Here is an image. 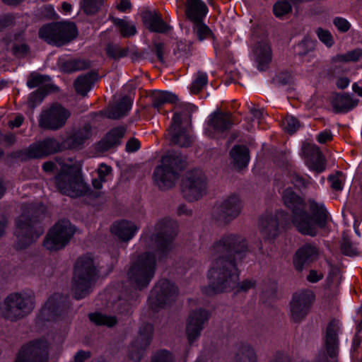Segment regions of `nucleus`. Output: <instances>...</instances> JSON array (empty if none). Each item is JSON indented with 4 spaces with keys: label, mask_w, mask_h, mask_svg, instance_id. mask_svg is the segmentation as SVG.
I'll return each instance as SVG.
<instances>
[{
    "label": "nucleus",
    "mask_w": 362,
    "mask_h": 362,
    "mask_svg": "<svg viewBox=\"0 0 362 362\" xmlns=\"http://www.w3.org/2000/svg\"><path fill=\"white\" fill-rule=\"evenodd\" d=\"M259 231L264 240H272L279 233V223L276 215H265L259 219Z\"/></svg>",
    "instance_id": "nucleus-28"
},
{
    "label": "nucleus",
    "mask_w": 362,
    "mask_h": 362,
    "mask_svg": "<svg viewBox=\"0 0 362 362\" xmlns=\"http://www.w3.org/2000/svg\"><path fill=\"white\" fill-rule=\"evenodd\" d=\"M317 256V248L315 245L306 244L296 253L293 264L298 271H301L305 264L313 261Z\"/></svg>",
    "instance_id": "nucleus-31"
},
{
    "label": "nucleus",
    "mask_w": 362,
    "mask_h": 362,
    "mask_svg": "<svg viewBox=\"0 0 362 362\" xmlns=\"http://www.w3.org/2000/svg\"><path fill=\"white\" fill-rule=\"evenodd\" d=\"M232 163L238 169L245 168L250 160V152L245 145H235L230 151Z\"/></svg>",
    "instance_id": "nucleus-36"
},
{
    "label": "nucleus",
    "mask_w": 362,
    "mask_h": 362,
    "mask_svg": "<svg viewBox=\"0 0 362 362\" xmlns=\"http://www.w3.org/2000/svg\"><path fill=\"white\" fill-rule=\"evenodd\" d=\"M156 269V256L152 252H144L130 265L127 275L130 284L141 291L147 288L153 279Z\"/></svg>",
    "instance_id": "nucleus-8"
},
{
    "label": "nucleus",
    "mask_w": 362,
    "mask_h": 362,
    "mask_svg": "<svg viewBox=\"0 0 362 362\" xmlns=\"http://www.w3.org/2000/svg\"><path fill=\"white\" fill-rule=\"evenodd\" d=\"M49 81V76L33 72L28 76L27 86L30 88H33L35 87H46L49 90V87L47 86V83H48Z\"/></svg>",
    "instance_id": "nucleus-44"
},
{
    "label": "nucleus",
    "mask_w": 362,
    "mask_h": 362,
    "mask_svg": "<svg viewBox=\"0 0 362 362\" xmlns=\"http://www.w3.org/2000/svg\"><path fill=\"white\" fill-rule=\"evenodd\" d=\"M234 122L230 113H223L219 111L214 112L209 120V125L218 133L228 131Z\"/></svg>",
    "instance_id": "nucleus-32"
},
{
    "label": "nucleus",
    "mask_w": 362,
    "mask_h": 362,
    "mask_svg": "<svg viewBox=\"0 0 362 362\" xmlns=\"http://www.w3.org/2000/svg\"><path fill=\"white\" fill-rule=\"evenodd\" d=\"M255 62L260 71H266L272 61L271 47L267 42H259L255 51Z\"/></svg>",
    "instance_id": "nucleus-35"
},
{
    "label": "nucleus",
    "mask_w": 362,
    "mask_h": 362,
    "mask_svg": "<svg viewBox=\"0 0 362 362\" xmlns=\"http://www.w3.org/2000/svg\"><path fill=\"white\" fill-rule=\"evenodd\" d=\"M93 134L92 126L86 123L82 127L74 129L63 140L65 150L79 151L84 148L86 144Z\"/></svg>",
    "instance_id": "nucleus-20"
},
{
    "label": "nucleus",
    "mask_w": 362,
    "mask_h": 362,
    "mask_svg": "<svg viewBox=\"0 0 362 362\" xmlns=\"http://www.w3.org/2000/svg\"><path fill=\"white\" fill-rule=\"evenodd\" d=\"M177 287L167 279H161L156 283L151 291L149 305L157 311L174 302L177 296Z\"/></svg>",
    "instance_id": "nucleus-14"
},
{
    "label": "nucleus",
    "mask_w": 362,
    "mask_h": 362,
    "mask_svg": "<svg viewBox=\"0 0 362 362\" xmlns=\"http://www.w3.org/2000/svg\"><path fill=\"white\" fill-rule=\"evenodd\" d=\"M269 362H291L290 357L282 352H277Z\"/></svg>",
    "instance_id": "nucleus-64"
},
{
    "label": "nucleus",
    "mask_w": 362,
    "mask_h": 362,
    "mask_svg": "<svg viewBox=\"0 0 362 362\" xmlns=\"http://www.w3.org/2000/svg\"><path fill=\"white\" fill-rule=\"evenodd\" d=\"M284 128L290 134L295 133L300 127L299 121L292 115L286 116L284 121Z\"/></svg>",
    "instance_id": "nucleus-53"
},
{
    "label": "nucleus",
    "mask_w": 362,
    "mask_h": 362,
    "mask_svg": "<svg viewBox=\"0 0 362 362\" xmlns=\"http://www.w3.org/2000/svg\"><path fill=\"white\" fill-rule=\"evenodd\" d=\"M291 182L298 189L305 188L309 184L308 180L296 173L291 175Z\"/></svg>",
    "instance_id": "nucleus-59"
},
{
    "label": "nucleus",
    "mask_w": 362,
    "mask_h": 362,
    "mask_svg": "<svg viewBox=\"0 0 362 362\" xmlns=\"http://www.w3.org/2000/svg\"><path fill=\"white\" fill-rule=\"evenodd\" d=\"M273 83L276 86H286L292 81V76L289 72H281L272 79Z\"/></svg>",
    "instance_id": "nucleus-55"
},
{
    "label": "nucleus",
    "mask_w": 362,
    "mask_h": 362,
    "mask_svg": "<svg viewBox=\"0 0 362 362\" xmlns=\"http://www.w3.org/2000/svg\"><path fill=\"white\" fill-rule=\"evenodd\" d=\"M151 362H175V359L169 351L161 349L153 355Z\"/></svg>",
    "instance_id": "nucleus-52"
},
{
    "label": "nucleus",
    "mask_w": 362,
    "mask_h": 362,
    "mask_svg": "<svg viewBox=\"0 0 362 362\" xmlns=\"http://www.w3.org/2000/svg\"><path fill=\"white\" fill-rule=\"evenodd\" d=\"M186 166L185 156L178 151H168L161 157L160 164L154 169L155 184L161 190L173 187Z\"/></svg>",
    "instance_id": "nucleus-5"
},
{
    "label": "nucleus",
    "mask_w": 362,
    "mask_h": 362,
    "mask_svg": "<svg viewBox=\"0 0 362 362\" xmlns=\"http://www.w3.org/2000/svg\"><path fill=\"white\" fill-rule=\"evenodd\" d=\"M11 51L17 57H24L30 52V47L27 44H14L12 46Z\"/></svg>",
    "instance_id": "nucleus-57"
},
{
    "label": "nucleus",
    "mask_w": 362,
    "mask_h": 362,
    "mask_svg": "<svg viewBox=\"0 0 362 362\" xmlns=\"http://www.w3.org/2000/svg\"><path fill=\"white\" fill-rule=\"evenodd\" d=\"M209 318V313L205 309L199 308L190 313L186 327L189 344H192L200 336L204 325Z\"/></svg>",
    "instance_id": "nucleus-21"
},
{
    "label": "nucleus",
    "mask_w": 362,
    "mask_h": 362,
    "mask_svg": "<svg viewBox=\"0 0 362 362\" xmlns=\"http://www.w3.org/2000/svg\"><path fill=\"white\" fill-rule=\"evenodd\" d=\"M362 57V49H356L346 54L336 56V60L342 62H357Z\"/></svg>",
    "instance_id": "nucleus-51"
},
{
    "label": "nucleus",
    "mask_w": 362,
    "mask_h": 362,
    "mask_svg": "<svg viewBox=\"0 0 362 362\" xmlns=\"http://www.w3.org/2000/svg\"><path fill=\"white\" fill-rule=\"evenodd\" d=\"M141 19L145 27L151 32L165 33L171 29L156 11H145L141 13Z\"/></svg>",
    "instance_id": "nucleus-25"
},
{
    "label": "nucleus",
    "mask_w": 362,
    "mask_h": 362,
    "mask_svg": "<svg viewBox=\"0 0 362 362\" xmlns=\"http://www.w3.org/2000/svg\"><path fill=\"white\" fill-rule=\"evenodd\" d=\"M98 264L90 255H82L77 258L73 271L71 291L76 300L88 296L100 277Z\"/></svg>",
    "instance_id": "nucleus-4"
},
{
    "label": "nucleus",
    "mask_w": 362,
    "mask_h": 362,
    "mask_svg": "<svg viewBox=\"0 0 362 362\" xmlns=\"http://www.w3.org/2000/svg\"><path fill=\"white\" fill-rule=\"evenodd\" d=\"M192 53V44L179 42L177 45V49L175 54H177L179 58L187 57Z\"/></svg>",
    "instance_id": "nucleus-54"
},
{
    "label": "nucleus",
    "mask_w": 362,
    "mask_h": 362,
    "mask_svg": "<svg viewBox=\"0 0 362 362\" xmlns=\"http://www.w3.org/2000/svg\"><path fill=\"white\" fill-rule=\"evenodd\" d=\"M197 110V107L192 104H185L182 107V110L180 112H176L175 113H180L181 115V124L182 123L183 118H188L191 121V115Z\"/></svg>",
    "instance_id": "nucleus-60"
},
{
    "label": "nucleus",
    "mask_w": 362,
    "mask_h": 362,
    "mask_svg": "<svg viewBox=\"0 0 362 362\" xmlns=\"http://www.w3.org/2000/svg\"><path fill=\"white\" fill-rule=\"evenodd\" d=\"M333 23L341 32H346L350 28V23L345 18L337 17L334 19Z\"/></svg>",
    "instance_id": "nucleus-63"
},
{
    "label": "nucleus",
    "mask_w": 362,
    "mask_h": 362,
    "mask_svg": "<svg viewBox=\"0 0 362 362\" xmlns=\"http://www.w3.org/2000/svg\"><path fill=\"white\" fill-rule=\"evenodd\" d=\"M38 35L48 44L60 47L74 40L78 30L74 22L60 21L44 25Z\"/></svg>",
    "instance_id": "nucleus-9"
},
{
    "label": "nucleus",
    "mask_w": 362,
    "mask_h": 362,
    "mask_svg": "<svg viewBox=\"0 0 362 362\" xmlns=\"http://www.w3.org/2000/svg\"><path fill=\"white\" fill-rule=\"evenodd\" d=\"M22 214L16 219V235L18 244L24 248L37 239L44 232L41 221L44 217L45 206L42 203L25 204Z\"/></svg>",
    "instance_id": "nucleus-3"
},
{
    "label": "nucleus",
    "mask_w": 362,
    "mask_h": 362,
    "mask_svg": "<svg viewBox=\"0 0 362 362\" xmlns=\"http://www.w3.org/2000/svg\"><path fill=\"white\" fill-rule=\"evenodd\" d=\"M247 252V240L238 234H224L214 241L210 253L215 260L209 270V285L202 288V292L212 296L236 287L239 281L236 262L243 259Z\"/></svg>",
    "instance_id": "nucleus-1"
},
{
    "label": "nucleus",
    "mask_w": 362,
    "mask_h": 362,
    "mask_svg": "<svg viewBox=\"0 0 362 362\" xmlns=\"http://www.w3.org/2000/svg\"><path fill=\"white\" fill-rule=\"evenodd\" d=\"M243 204L239 196L233 194L214 206L212 216L220 224H227L239 216Z\"/></svg>",
    "instance_id": "nucleus-15"
},
{
    "label": "nucleus",
    "mask_w": 362,
    "mask_h": 362,
    "mask_svg": "<svg viewBox=\"0 0 362 362\" xmlns=\"http://www.w3.org/2000/svg\"><path fill=\"white\" fill-rule=\"evenodd\" d=\"M181 125V115L175 113L168 128L170 142L180 147H189L192 144V139L187 130Z\"/></svg>",
    "instance_id": "nucleus-23"
},
{
    "label": "nucleus",
    "mask_w": 362,
    "mask_h": 362,
    "mask_svg": "<svg viewBox=\"0 0 362 362\" xmlns=\"http://www.w3.org/2000/svg\"><path fill=\"white\" fill-rule=\"evenodd\" d=\"M317 34L319 39L327 47H330L332 46L334 44L333 37L328 30L319 28L317 30Z\"/></svg>",
    "instance_id": "nucleus-58"
},
{
    "label": "nucleus",
    "mask_w": 362,
    "mask_h": 362,
    "mask_svg": "<svg viewBox=\"0 0 362 362\" xmlns=\"http://www.w3.org/2000/svg\"><path fill=\"white\" fill-rule=\"evenodd\" d=\"M207 178L204 173L194 169L186 173L182 180L181 192L183 197L188 202H194L206 194Z\"/></svg>",
    "instance_id": "nucleus-11"
},
{
    "label": "nucleus",
    "mask_w": 362,
    "mask_h": 362,
    "mask_svg": "<svg viewBox=\"0 0 362 362\" xmlns=\"http://www.w3.org/2000/svg\"><path fill=\"white\" fill-rule=\"evenodd\" d=\"M106 53L108 57L117 59L121 57H124L129 55L133 61H135L140 58L148 59V52H144L139 54L136 51L135 48L132 47H121L117 44H108L106 47Z\"/></svg>",
    "instance_id": "nucleus-29"
},
{
    "label": "nucleus",
    "mask_w": 362,
    "mask_h": 362,
    "mask_svg": "<svg viewBox=\"0 0 362 362\" xmlns=\"http://www.w3.org/2000/svg\"><path fill=\"white\" fill-rule=\"evenodd\" d=\"M340 331V327L339 321L332 319L327 324L323 339L324 345L328 355L333 358L336 356L339 351V333Z\"/></svg>",
    "instance_id": "nucleus-24"
},
{
    "label": "nucleus",
    "mask_w": 362,
    "mask_h": 362,
    "mask_svg": "<svg viewBox=\"0 0 362 362\" xmlns=\"http://www.w3.org/2000/svg\"><path fill=\"white\" fill-rule=\"evenodd\" d=\"M70 115L68 110L61 105L54 104L41 113L39 125L45 129L58 130L65 125Z\"/></svg>",
    "instance_id": "nucleus-17"
},
{
    "label": "nucleus",
    "mask_w": 362,
    "mask_h": 362,
    "mask_svg": "<svg viewBox=\"0 0 362 362\" xmlns=\"http://www.w3.org/2000/svg\"><path fill=\"white\" fill-rule=\"evenodd\" d=\"M137 298L138 295L137 293H135L134 297L127 300V303H125L122 299H119V308H118V311L121 313H129L131 310L132 305H133V302H136Z\"/></svg>",
    "instance_id": "nucleus-61"
},
{
    "label": "nucleus",
    "mask_w": 362,
    "mask_h": 362,
    "mask_svg": "<svg viewBox=\"0 0 362 362\" xmlns=\"http://www.w3.org/2000/svg\"><path fill=\"white\" fill-rule=\"evenodd\" d=\"M314 295L311 291H302L293 295L290 303V314L291 320L300 323L308 314Z\"/></svg>",
    "instance_id": "nucleus-19"
},
{
    "label": "nucleus",
    "mask_w": 362,
    "mask_h": 362,
    "mask_svg": "<svg viewBox=\"0 0 362 362\" xmlns=\"http://www.w3.org/2000/svg\"><path fill=\"white\" fill-rule=\"evenodd\" d=\"M90 67V62L88 60L81 59H71L69 60H61L60 69L65 73H71L84 70Z\"/></svg>",
    "instance_id": "nucleus-40"
},
{
    "label": "nucleus",
    "mask_w": 362,
    "mask_h": 362,
    "mask_svg": "<svg viewBox=\"0 0 362 362\" xmlns=\"http://www.w3.org/2000/svg\"><path fill=\"white\" fill-rule=\"evenodd\" d=\"M126 129L124 127H117L110 130L104 138L95 144L97 152L103 153L121 144V139L124 136Z\"/></svg>",
    "instance_id": "nucleus-27"
},
{
    "label": "nucleus",
    "mask_w": 362,
    "mask_h": 362,
    "mask_svg": "<svg viewBox=\"0 0 362 362\" xmlns=\"http://www.w3.org/2000/svg\"><path fill=\"white\" fill-rule=\"evenodd\" d=\"M291 11L292 6L288 0H279L273 6V11L276 17H281L291 13Z\"/></svg>",
    "instance_id": "nucleus-49"
},
{
    "label": "nucleus",
    "mask_w": 362,
    "mask_h": 362,
    "mask_svg": "<svg viewBox=\"0 0 362 362\" xmlns=\"http://www.w3.org/2000/svg\"><path fill=\"white\" fill-rule=\"evenodd\" d=\"M255 350L249 344H241L238 346L233 362H256Z\"/></svg>",
    "instance_id": "nucleus-39"
},
{
    "label": "nucleus",
    "mask_w": 362,
    "mask_h": 362,
    "mask_svg": "<svg viewBox=\"0 0 362 362\" xmlns=\"http://www.w3.org/2000/svg\"><path fill=\"white\" fill-rule=\"evenodd\" d=\"M112 168L105 163H101L97 170L98 177L102 181L106 182V176L110 174Z\"/></svg>",
    "instance_id": "nucleus-62"
},
{
    "label": "nucleus",
    "mask_w": 362,
    "mask_h": 362,
    "mask_svg": "<svg viewBox=\"0 0 362 362\" xmlns=\"http://www.w3.org/2000/svg\"><path fill=\"white\" fill-rule=\"evenodd\" d=\"M284 205L291 212V218L296 230L303 235L315 237L317 235L318 228L325 227L328 215L322 203H318L313 199L308 201V214L305 210V201L296 194L291 188L286 189L282 195Z\"/></svg>",
    "instance_id": "nucleus-2"
},
{
    "label": "nucleus",
    "mask_w": 362,
    "mask_h": 362,
    "mask_svg": "<svg viewBox=\"0 0 362 362\" xmlns=\"http://www.w3.org/2000/svg\"><path fill=\"white\" fill-rule=\"evenodd\" d=\"M35 295L32 292H15L9 294L1 308V316L10 322L28 316L35 308Z\"/></svg>",
    "instance_id": "nucleus-7"
},
{
    "label": "nucleus",
    "mask_w": 362,
    "mask_h": 362,
    "mask_svg": "<svg viewBox=\"0 0 362 362\" xmlns=\"http://www.w3.org/2000/svg\"><path fill=\"white\" fill-rule=\"evenodd\" d=\"M153 336V327L150 323H144L139 329L137 337L129 348V357L134 362H139L150 345Z\"/></svg>",
    "instance_id": "nucleus-18"
},
{
    "label": "nucleus",
    "mask_w": 362,
    "mask_h": 362,
    "mask_svg": "<svg viewBox=\"0 0 362 362\" xmlns=\"http://www.w3.org/2000/svg\"><path fill=\"white\" fill-rule=\"evenodd\" d=\"M192 32L199 41L208 38H214L212 31L203 21L193 23Z\"/></svg>",
    "instance_id": "nucleus-43"
},
{
    "label": "nucleus",
    "mask_w": 362,
    "mask_h": 362,
    "mask_svg": "<svg viewBox=\"0 0 362 362\" xmlns=\"http://www.w3.org/2000/svg\"><path fill=\"white\" fill-rule=\"evenodd\" d=\"M98 78V74L95 71L78 76L74 81L76 91L81 96H86Z\"/></svg>",
    "instance_id": "nucleus-34"
},
{
    "label": "nucleus",
    "mask_w": 362,
    "mask_h": 362,
    "mask_svg": "<svg viewBox=\"0 0 362 362\" xmlns=\"http://www.w3.org/2000/svg\"><path fill=\"white\" fill-rule=\"evenodd\" d=\"M132 105V101L130 98L123 97L119 102L115 106L107 110L105 116L107 118L118 119L125 117L130 110Z\"/></svg>",
    "instance_id": "nucleus-38"
},
{
    "label": "nucleus",
    "mask_w": 362,
    "mask_h": 362,
    "mask_svg": "<svg viewBox=\"0 0 362 362\" xmlns=\"http://www.w3.org/2000/svg\"><path fill=\"white\" fill-rule=\"evenodd\" d=\"M61 168L54 178L56 188L65 195L77 197L86 194L89 187L83 181L78 168L74 165H67L64 159L56 158Z\"/></svg>",
    "instance_id": "nucleus-6"
},
{
    "label": "nucleus",
    "mask_w": 362,
    "mask_h": 362,
    "mask_svg": "<svg viewBox=\"0 0 362 362\" xmlns=\"http://www.w3.org/2000/svg\"><path fill=\"white\" fill-rule=\"evenodd\" d=\"M153 106L159 109L165 103H175L177 100V97L169 92L154 90L151 94Z\"/></svg>",
    "instance_id": "nucleus-41"
},
{
    "label": "nucleus",
    "mask_w": 362,
    "mask_h": 362,
    "mask_svg": "<svg viewBox=\"0 0 362 362\" xmlns=\"http://www.w3.org/2000/svg\"><path fill=\"white\" fill-rule=\"evenodd\" d=\"M74 233L75 230L69 221H59L49 230L43 245L50 251L62 250L69 243Z\"/></svg>",
    "instance_id": "nucleus-12"
},
{
    "label": "nucleus",
    "mask_w": 362,
    "mask_h": 362,
    "mask_svg": "<svg viewBox=\"0 0 362 362\" xmlns=\"http://www.w3.org/2000/svg\"><path fill=\"white\" fill-rule=\"evenodd\" d=\"M89 319L97 325L112 327L117 323L115 317L108 316L98 313L89 314Z\"/></svg>",
    "instance_id": "nucleus-45"
},
{
    "label": "nucleus",
    "mask_w": 362,
    "mask_h": 362,
    "mask_svg": "<svg viewBox=\"0 0 362 362\" xmlns=\"http://www.w3.org/2000/svg\"><path fill=\"white\" fill-rule=\"evenodd\" d=\"M110 20L119 28V32L123 37H129L136 34V26L134 24L130 23L129 21L124 19L115 18L112 16H110Z\"/></svg>",
    "instance_id": "nucleus-42"
},
{
    "label": "nucleus",
    "mask_w": 362,
    "mask_h": 362,
    "mask_svg": "<svg viewBox=\"0 0 362 362\" xmlns=\"http://www.w3.org/2000/svg\"><path fill=\"white\" fill-rule=\"evenodd\" d=\"M102 3V0H83L81 7L87 15H93L98 11Z\"/></svg>",
    "instance_id": "nucleus-50"
},
{
    "label": "nucleus",
    "mask_w": 362,
    "mask_h": 362,
    "mask_svg": "<svg viewBox=\"0 0 362 362\" xmlns=\"http://www.w3.org/2000/svg\"><path fill=\"white\" fill-rule=\"evenodd\" d=\"M66 299L59 293L50 296L41 309L40 317L42 320L52 321L62 315L67 309Z\"/></svg>",
    "instance_id": "nucleus-22"
},
{
    "label": "nucleus",
    "mask_w": 362,
    "mask_h": 362,
    "mask_svg": "<svg viewBox=\"0 0 362 362\" xmlns=\"http://www.w3.org/2000/svg\"><path fill=\"white\" fill-rule=\"evenodd\" d=\"M62 146L63 141L59 143L54 138H47L42 141L33 144L25 150L13 153V157L21 160L42 158L65 150Z\"/></svg>",
    "instance_id": "nucleus-13"
},
{
    "label": "nucleus",
    "mask_w": 362,
    "mask_h": 362,
    "mask_svg": "<svg viewBox=\"0 0 362 362\" xmlns=\"http://www.w3.org/2000/svg\"><path fill=\"white\" fill-rule=\"evenodd\" d=\"M137 227L136 225L128 221L115 222L111 226V232L119 240L127 242L134 235Z\"/></svg>",
    "instance_id": "nucleus-33"
},
{
    "label": "nucleus",
    "mask_w": 362,
    "mask_h": 362,
    "mask_svg": "<svg viewBox=\"0 0 362 362\" xmlns=\"http://www.w3.org/2000/svg\"><path fill=\"white\" fill-rule=\"evenodd\" d=\"M48 344L43 339H36L23 346L15 362H48Z\"/></svg>",
    "instance_id": "nucleus-16"
},
{
    "label": "nucleus",
    "mask_w": 362,
    "mask_h": 362,
    "mask_svg": "<svg viewBox=\"0 0 362 362\" xmlns=\"http://www.w3.org/2000/svg\"><path fill=\"white\" fill-rule=\"evenodd\" d=\"M207 13L208 8L201 0L186 1L185 16L192 23L203 21Z\"/></svg>",
    "instance_id": "nucleus-30"
},
{
    "label": "nucleus",
    "mask_w": 362,
    "mask_h": 362,
    "mask_svg": "<svg viewBox=\"0 0 362 362\" xmlns=\"http://www.w3.org/2000/svg\"><path fill=\"white\" fill-rule=\"evenodd\" d=\"M340 250L343 255L346 256H355L358 254V250L354 244L351 241L349 238L346 235L342 237Z\"/></svg>",
    "instance_id": "nucleus-47"
},
{
    "label": "nucleus",
    "mask_w": 362,
    "mask_h": 362,
    "mask_svg": "<svg viewBox=\"0 0 362 362\" xmlns=\"http://www.w3.org/2000/svg\"><path fill=\"white\" fill-rule=\"evenodd\" d=\"M303 150L306 164L310 169L317 173H321L325 169V158L318 146L306 144L303 146Z\"/></svg>",
    "instance_id": "nucleus-26"
},
{
    "label": "nucleus",
    "mask_w": 362,
    "mask_h": 362,
    "mask_svg": "<svg viewBox=\"0 0 362 362\" xmlns=\"http://www.w3.org/2000/svg\"><path fill=\"white\" fill-rule=\"evenodd\" d=\"M155 230L156 254L159 259H162L173 247V240L177 233V224L172 219L165 218L158 221Z\"/></svg>",
    "instance_id": "nucleus-10"
},
{
    "label": "nucleus",
    "mask_w": 362,
    "mask_h": 362,
    "mask_svg": "<svg viewBox=\"0 0 362 362\" xmlns=\"http://www.w3.org/2000/svg\"><path fill=\"white\" fill-rule=\"evenodd\" d=\"M208 83V76L206 73L199 71L197 78L192 82L190 90L192 93H198Z\"/></svg>",
    "instance_id": "nucleus-48"
},
{
    "label": "nucleus",
    "mask_w": 362,
    "mask_h": 362,
    "mask_svg": "<svg viewBox=\"0 0 362 362\" xmlns=\"http://www.w3.org/2000/svg\"><path fill=\"white\" fill-rule=\"evenodd\" d=\"M358 100H353L348 94H336L332 104L335 113H345L355 107Z\"/></svg>",
    "instance_id": "nucleus-37"
},
{
    "label": "nucleus",
    "mask_w": 362,
    "mask_h": 362,
    "mask_svg": "<svg viewBox=\"0 0 362 362\" xmlns=\"http://www.w3.org/2000/svg\"><path fill=\"white\" fill-rule=\"evenodd\" d=\"M151 49L152 52L156 54L158 61L164 64L165 59L163 55L165 52V45L163 42H154Z\"/></svg>",
    "instance_id": "nucleus-56"
},
{
    "label": "nucleus",
    "mask_w": 362,
    "mask_h": 362,
    "mask_svg": "<svg viewBox=\"0 0 362 362\" xmlns=\"http://www.w3.org/2000/svg\"><path fill=\"white\" fill-rule=\"evenodd\" d=\"M49 93V90L46 87H40L37 90L33 92L28 98V104L30 108H35V107L40 104L45 96Z\"/></svg>",
    "instance_id": "nucleus-46"
}]
</instances>
